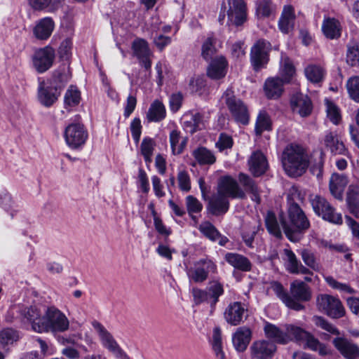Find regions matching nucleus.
<instances>
[{
	"instance_id": "obj_1",
	"label": "nucleus",
	"mask_w": 359,
	"mask_h": 359,
	"mask_svg": "<svg viewBox=\"0 0 359 359\" xmlns=\"http://www.w3.org/2000/svg\"><path fill=\"white\" fill-rule=\"evenodd\" d=\"M69 327L65 314L55 306L34 304L32 330L37 333L64 332Z\"/></svg>"
},
{
	"instance_id": "obj_2",
	"label": "nucleus",
	"mask_w": 359,
	"mask_h": 359,
	"mask_svg": "<svg viewBox=\"0 0 359 359\" xmlns=\"http://www.w3.org/2000/svg\"><path fill=\"white\" fill-rule=\"evenodd\" d=\"M71 78V73L65 67L60 66L55 69L46 81L39 78L37 99L43 107L50 108L58 100L62 92Z\"/></svg>"
},
{
	"instance_id": "obj_3",
	"label": "nucleus",
	"mask_w": 359,
	"mask_h": 359,
	"mask_svg": "<svg viewBox=\"0 0 359 359\" xmlns=\"http://www.w3.org/2000/svg\"><path fill=\"white\" fill-rule=\"evenodd\" d=\"M288 222L280 219V224L286 238L292 243L299 242L311 227V222L300 205L291 195L287 196Z\"/></svg>"
},
{
	"instance_id": "obj_4",
	"label": "nucleus",
	"mask_w": 359,
	"mask_h": 359,
	"mask_svg": "<svg viewBox=\"0 0 359 359\" xmlns=\"http://www.w3.org/2000/svg\"><path fill=\"white\" fill-rule=\"evenodd\" d=\"M271 288L287 308L296 311L304 310L305 306L302 302H309L312 297L310 287L302 280H294L290 283V294L283 284L277 280L271 283Z\"/></svg>"
},
{
	"instance_id": "obj_5",
	"label": "nucleus",
	"mask_w": 359,
	"mask_h": 359,
	"mask_svg": "<svg viewBox=\"0 0 359 359\" xmlns=\"http://www.w3.org/2000/svg\"><path fill=\"white\" fill-rule=\"evenodd\" d=\"M285 170L289 176L297 177L306 172L309 160L305 149L299 144H290L283 151Z\"/></svg>"
},
{
	"instance_id": "obj_6",
	"label": "nucleus",
	"mask_w": 359,
	"mask_h": 359,
	"mask_svg": "<svg viewBox=\"0 0 359 359\" xmlns=\"http://www.w3.org/2000/svg\"><path fill=\"white\" fill-rule=\"evenodd\" d=\"M224 284L218 280H210L205 289L193 287L191 294L195 305L198 306L203 303L210 305V311L216 309L219 298L224 294Z\"/></svg>"
},
{
	"instance_id": "obj_7",
	"label": "nucleus",
	"mask_w": 359,
	"mask_h": 359,
	"mask_svg": "<svg viewBox=\"0 0 359 359\" xmlns=\"http://www.w3.org/2000/svg\"><path fill=\"white\" fill-rule=\"evenodd\" d=\"M222 97L233 121L238 124L248 126L250 121L248 106L243 100L236 95L233 88H227Z\"/></svg>"
},
{
	"instance_id": "obj_8",
	"label": "nucleus",
	"mask_w": 359,
	"mask_h": 359,
	"mask_svg": "<svg viewBox=\"0 0 359 359\" xmlns=\"http://www.w3.org/2000/svg\"><path fill=\"white\" fill-rule=\"evenodd\" d=\"M272 44L265 39H257L250 48V62L252 69L258 72L266 69L270 61Z\"/></svg>"
},
{
	"instance_id": "obj_9",
	"label": "nucleus",
	"mask_w": 359,
	"mask_h": 359,
	"mask_svg": "<svg viewBox=\"0 0 359 359\" xmlns=\"http://www.w3.org/2000/svg\"><path fill=\"white\" fill-rule=\"evenodd\" d=\"M309 201L314 213L323 220L331 224L341 225L343 219L341 213H337L335 208L328 201L320 195L311 196Z\"/></svg>"
},
{
	"instance_id": "obj_10",
	"label": "nucleus",
	"mask_w": 359,
	"mask_h": 359,
	"mask_svg": "<svg viewBox=\"0 0 359 359\" xmlns=\"http://www.w3.org/2000/svg\"><path fill=\"white\" fill-rule=\"evenodd\" d=\"M318 309L332 319L345 316L346 309L338 297L327 294H320L316 298Z\"/></svg>"
},
{
	"instance_id": "obj_11",
	"label": "nucleus",
	"mask_w": 359,
	"mask_h": 359,
	"mask_svg": "<svg viewBox=\"0 0 359 359\" xmlns=\"http://www.w3.org/2000/svg\"><path fill=\"white\" fill-rule=\"evenodd\" d=\"M226 25L241 27L248 20V6L245 0H226Z\"/></svg>"
},
{
	"instance_id": "obj_12",
	"label": "nucleus",
	"mask_w": 359,
	"mask_h": 359,
	"mask_svg": "<svg viewBox=\"0 0 359 359\" xmlns=\"http://www.w3.org/2000/svg\"><path fill=\"white\" fill-rule=\"evenodd\" d=\"M55 58V50L50 45L38 48L32 56V67L38 74H43L52 68Z\"/></svg>"
},
{
	"instance_id": "obj_13",
	"label": "nucleus",
	"mask_w": 359,
	"mask_h": 359,
	"mask_svg": "<svg viewBox=\"0 0 359 359\" xmlns=\"http://www.w3.org/2000/svg\"><path fill=\"white\" fill-rule=\"evenodd\" d=\"M34 304L29 306L24 305L10 308L5 316L8 323L19 325L21 327L30 326L32 330L34 321Z\"/></svg>"
},
{
	"instance_id": "obj_14",
	"label": "nucleus",
	"mask_w": 359,
	"mask_h": 359,
	"mask_svg": "<svg viewBox=\"0 0 359 359\" xmlns=\"http://www.w3.org/2000/svg\"><path fill=\"white\" fill-rule=\"evenodd\" d=\"M88 137V133L82 123H72L65 129L64 138L69 148L82 149Z\"/></svg>"
},
{
	"instance_id": "obj_15",
	"label": "nucleus",
	"mask_w": 359,
	"mask_h": 359,
	"mask_svg": "<svg viewBox=\"0 0 359 359\" xmlns=\"http://www.w3.org/2000/svg\"><path fill=\"white\" fill-rule=\"evenodd\" d=\"M217 271V264L209 259H201L187 271V276L190 281L201 283L205 281L210 273H215Z\"/></svg>"
},
{
	"instance_id": "obj_16",
	"label": "nucleus",
	"mask_w": 359,
	"mask_h": 359,
	"mask_svg": "<svg viewBox=\"0 0 359 359\" xmlns=\"http://www.w3.org/2000/svg\"><path fill=\"white\" fill-rule=\"evenodd\" d=\"M218 194L231 198L245 199L246 194L238 182L231 175H226L219 177L217 184Z\"/></svg>"
},
{
	"instance_id": "obj_17",
	"label": "nucleus",
	"mask_w": 359,
	"mask_h": 359,
	"mask_svg": "<svg viewBox=\"0 0 359 359\" xmlns=\"http://www.w3.org/2000/svg\"><path fill=\"white\" fill-rule=\"evenodd\" d=\"M92 325L100 334L102 345L114 353L116 357L123 358V359H130V357L123 351L112 335L107 330L104 325L97 320L92 323Z\"/></svg>"
},
{
	"instance_id": "obj_18",
	"label": "nucleus",
	"mask_w": 359,
	"mask_h": 359,
	"mask_svg": "<svg viewBox=\"0 0 359 359\" xmlns=\"http://www.w3.org/2000/svg\"><path fill=\"white\" fill-rule=\"evenodd\" d=\"M206 76L212 81H219L225 78L229 69V62L223 55H215L208 60Z\"/></svg>"
},
{
	"instance_id": "obj_19",
	"label": "nucleus",
	"mask_w": 359,
	"mask_h": 359,
	"mask_svg": "<svg viewBox=\"0 0 359 359\" xmlns=\"http://www.w3.org/2000/svg\"><path fill=\"white\" fill-rule=\"evenodd\" d=\"M278 347L274 342L266 339L253 341L250 346L251 359H273Z\"/></svg>"
},
{
	"instance_id": "obj_20",
	"label": "nucleus",
	"mask_w": 359,
	"mask_h": 359,
	"mask_svg": "<svg viewBox=\"0 0 359 359\" xmlns=\"http://www.w3.org/2000/svg\"><path fill=\"white\" fill-rule=\"evenodd\" d=\"M290 105L293 112H297L301 117L309 116L313 109L311 97L302 93L293 94L290 99Z\"/></svg>"
},
{
	"instance_id": "obj_21",
	"label": "nucleus",
	"mask_w": 359,
	"mask_h": 359,
	"mask_svg": "<svg viewBox=\"0 0 359 359\" xmlns=\"http://www.w3.org/2000/svg\"><path fill=\"white\" fill-rule=\"evenodd\" d=\"M247 309L241 302H231L225 309L224 318L231 326L239 325L244 321Z\"/></svg>"
},
{
	"instance_id": "obj_22",
	"label": "nucleus",
	"mask_w": 359,
	"mask_h": 359,
	"mask_svg": "<svg viewBox=\"0 0 359 359\" xmlns=\"http://www.w3.org/2000/svg\"><path fill=\"white\" fill-rule=\"evenodd\" d=\"M263 330L265 339L274 342L276 346L277 344L286 345L292 341L287 331L284 332L275 324L268 321H265Z\"/></svg>"
},
{
	"instance_id": "obj_23",
	"label": "nucleus",
	"mask_w": 359,
	"mask_h": 359,
	"mask_svg": "<svg viewBox=\"0 0 359 359\" xmlns=\"http://www.w3.org/2000/svg\"><path fill=\"white\" fill-rule=\"evenodd\" d=\"M304 74L309 83L315 86H321L325 80L327 70L320 64L310 63L304 67Z\"/></svg>"
},
{
	"instance_id": "obj_24",
	"label": "nucleus",
	"mask_w": 359,
	"mask_h": 359,
	"mask_svg": "<svg viewBox=\"0 0 359 359\" xmlns=\"http://www.w3.org/2000/svg\"><path fill=\"white\" fill-rule=\"evenodd\" d=\"M296 18L294 6L285 5L278 22L279 30L284 34H288L294 28Z\"/></svg>"
},
{
	"instance_id": "obj_25",
	"label": "nucleus",
	"mask_w": 359,
	"mask_h": 359,
	"mask_svg": "<svg viewBox=\"0 0 359 359\" xmlns=\"http://www.w3.org/2000/svg\"><path fill=\"white\" fill-rule=\"evenodd\" d=\"M229 208L228 198L218 194L217 197L209 199L206 205V214L216 217L224 215L229 211Z\"/></svg>"
},
{
	"instance_id": "obj_26",
	"label": "nucleus",
	"mask_w": 359,
	"mask_h": 359,
	"mask_svg": "<svg viewBox=\"0 0 359 359\" xmlns=\"http://www.w3.org/2000/svg\"><path fill=\"white\" fill-rule=\"evenodd\" d=\"M238 180L240 184L243 187L244 191L250 194V199L257 205H259L262 202L260 196V188L258 184L250 175L244 172H239Z\"/></svg>"
},
{
	"instance_id": "obj_27",
	"label": "nucleus",
	"mask_w": 359,
	"mask_h": 359,
	"mask_svg": "<svg viewBox=\"0 0 359 359\" xmlns=\"http://www.w3.org/2000/svg\"><path fill=\"white\" fill-rule=\"evenodd\" d=\"M333 344L341 355L346 359L359 358V346L344 337H336Z\"/></svg>"
},
{
	"instance_id": "obj_28",
	"label": "nucleus",
	"mask_w": 359,
	"mask_h": 359,
	"mask_svg": "<svg viewBox=\"0 0 359 359\" xmlns=\"http://www.w3.org/2000/svg\"><path fill=\"white\" fill-rule=\"evenodd\" d=\"M252 332L250 327H239L232 336V343L236 351L239 353L244 352L252 339Z\"/></svg>"
},
{
	"instance_id": "obj_29",
	"label": "nucleus",
	"mask_w": 359,
	"mask_h": 359,
	"mask_svg": "<svg viewBox=\"0 0 359 359\" xmlns=\"http://www.w3.org/2000/svg\"><path fill=\"white\" fill-rule=\"evenodd\" d=\"M55 29V22L51 17H44L39 20L33 28L34 37L40 41L48 40Z\"/></svg>"
},
{
	"instance_id": "obj_30",
	"label": "nucleus",
	"mask_w": 359,
	"mask_h": 359,
	"mask_svg": "<svg viewBox=\"0 0 359 359\" xmlns=\"http://www.w3.org/2000/svg\"><path fill=\"white\" fill-rule=\"evenodd\" d=\"M284 83L280 77H269L264 83L263 90L268 100H277L280 98L284 91Z\"/></svg>"
},
{
	"instance_id": "obj_31",
	"label": "nucleus",
	"mask_w": 359,
	"mask_h": 359,
	"mask_svg": "<svg viewBox=\"0 0 359 359\" xmlns=\"http://www.w3.org/2000/svg\"><path fill=\"white\" fill-rule=\"evenodd\" d=\"M325 37L329 40L339 39L341 36L342 26L340 21L332 17H325L321 27Z\"/></svg>"
},
{
	"instance_id": "obj_32",
	"label": "nucleus",
	"mask_w": 359,
	"mask_h": 359,
	"mask_svg": "<svg viewBox=\"0 0 359 359\" xmlns=\"http://www.w3.org/2000/svg\"><path fill=\"white\" fill-rule=\"evenodd\" d=\"M224 260L235 269L248 272L252 270V263L245 256L236 252H226L224 255Z\"/></svg>"
},
{
	"instance_id": "obj_33",
	"label": "nucleus",
	"mask_w": 359,
	"mask_h": 359,
	"mask_svg": "<svg viewBox=\"0 0 359 359\" xmlns=\"http://www.w3.org/2000/svg\"><path fill=\"white\" fill-rule=\"evenodd\" d=\"M325 147L334 154L345 155L347 149L337 132H327L324 138Z\"/></svg>"
},
{
	"instance_id": "obj_34",
	"label": "nucleus",
	"mask_w": 359,
	"mask_h": 359,
	"mask_svg": "<svg viewBox=\"0 0 359 359\" xmlns=\"http://www.w3.org/2000/svg\"><path fill=\"white\" fill-rule=\"evenodd\" d=\"M268 168L266 156L261 152L255 153L249 161V170L253 177H259L264 175Z\"/></svg>"
},
{
	"instance_id": "obj_35",
	"label": "nucleus",
	"mask_w": 359,
	"mask_h": 359,
	"mask_svg": "<svg viewBox=\"0 0 359 359\" xmlns=\"http://www.w3.org/2000/svg\"><path fill=\"white\" fill-rule=\"evenodd\" d=\"M191 155L201 166L213 165L217 161L214 152L204 146H198L194 149Z\"/></svg>"
},
{
	"instance_id": "obj_36",
	"label": "nucleus",
	"mask_w": 359,
	"mask_h": 359,
	"mask_svg": "<svg viewBox=\"0 0 359 359\" xmlns=\"http://www.w3.org/2000/svg\"><path fill=\"white\" fill-rule=\"evenodd\" d=\"M348 184V179L344 175L334 173L332 175L330 181V191L332 195L338 200L343 198V192Z\"/></svg>"
},
{
	"instance_id": "obj_37",
	"label": "nucleus",
	"mask_w": 359,
	"mask_h": 359,
	"mask_svg": "<svg viewBox=\"0 0 359 359\" xmlns=\"http://www.w3.org/2000/svg\"><path fill=\"white\" fill-rule=\"evenodd\" d=\"M273 123L271 118L266 110H260L257 114L254 133L257 137H261L264 131H272Z\"/></svg>"
},
{
	"instance_id": "obj_38",
	"label": "nucleus",
	"mask_w": 359,
	"mask_h": 359,
	"mask_svg": "<svg viewBox=\"0 0 359 359\" xmlns=\"http://www.w3.org/2000/svg\"><path fill=\"white\" fill-rule=\"evenodd\" d=\"M166 117V109L163 103L159 100H155L150 105L147 113L148 122L158 123Z\"/></svg>"
},
{
	"instance_id": "obj_39",
	"label": "nucleus",
	"mask_w": 359,
	"mask_h": 359,
	"mask_svg": "<svg viewBox=\"0 0 359 359\" xmlns=\"http://www.w3.org/2000/svg\"><path fill=\"white\" fill-rule=\"evenodd\" d=\"M203 115L196 112L190 115H185L182 121L183 129L188 133L194 134L201 130L200 125L203 123Z\"/></svg>"
},
{
	"instance_id": "obj_40",
	"label": "nucleus",
	"mask_w": 359,
	"mask_h": 359,
	"mask_svg": "<svg viewBox=\"0 0 359 359\" xmlns=\"http://www.w3.org/2000/svg\"><path fill=\"white\" fill-rule=\"evenodd\" d=\"M304 342L307 348L318 352L320 356L325 357L332 355V351L328 346L320 342L311 332L307 336Z\"/></svg>"
},
{
	"instance_id": "obj_41",
	"label": "nucleus",
	"mask_w": 359,
	"mask_h": 359,
	"mask_svg": "<svg viewBox=\"0 0 359 359\" xmlns=\"http://www.w3.org/2000/svg\"><path fill=\"white\" fill-rule=\"evenodd\" d=\"M186 209L191 221L196 224L198 222L197 214H201L203 205L194 196L188 195L185 198Z\"/></svg>"
},
{
	"instance_id": "obj_42",
	"label": "nucleus",
	"mask_w": 359,
	"mask_h": 359,
	"mask_svg": "<svg viewBox=\"0 0 359 359\" xmlns=\"http://www.w3.org/2000/svg\"><path fill=\"white\" fill-rule=\"evenodd\" d=\"M216 43L217 39L213 34L208 35L203 42L201 55L205 62H208V60L215 57L214 55L217 53Z\"/></svg>"
},
{
	"instance_id": "obj_43",
	"label": "nucleus",
	"mask_w": 359,
	"mask_h": 359,
	"mask_svg": "<svg viewBox=\"0 0 359 359\" xmlns=\"http://www.w3.org/2000/svg\"><path fill=\"white\" fill-rule=\"evenodd\" d=\"M276 6L272 0H260L256 4L255 14L258 18H269L276 13Z\"/></svg>"
},
{
	"instance_id": "obj_44",
	"label": "nucleus",
	"mask_w": 359,
	"mask_h": 359,
	"mask_svg": "<svg viewBox=\"0 0 359 359\" xmlns=\"http://www.w3.org/2000/svg\"><path fill=\"white\" fill-rule=\"evenodd\" d=\"M81 91L76 86L71 85L65 94V108L67 109L78 106L81 102Z\"/></svg>"
},
{
	"instance_id": "obj_45",
	"label": "nucleus",
	"mask_w": 359,
	"mask_h": 359,
	"mask_svg": "<svg viewBox=\"0 0 359 359\" xmlns=\"http://www.w3.org/2000/svg\"><path fill=\"white\" fill-rule=\"evenodd\" d=\"M20 339L19 331L12 327H6L0 331V344L4 348L12 345Z\"/></svg>"
},
{
	"instance_id": "obj_46",
	"label": "nucleus",
	"mask_w": 359,
	"mask_h": 359,
	"mask_svg": "<svg viewBox=\"0 0 359 359\" xmlns=\"http://www.w3.org/2000/svg\"><path fill=\"white\" fill-rule=\"evenodd\" d=\"M265 226L268 232L276 238H282V233L275 213L269 211L265 219Z\"/></svg>"
},
{
	"instance_id": "obj_47",
	"label": "nucleus",
	"mask_w": 359,
	"mask_h": 359,
	"mask_svg": "<svg viewBox=\"0 0 359 359\" xmlns=\"http://www.w3.org/2000/svg\"><path fill=\"white\" fill-rule=\"evenodd\" d=\"M212 348L217 359H226V355L222 347V332L218 327L213 330Z\"/></svg>"
},
{
	"instance_id": "obj_48",
	"label": "nucleus",
	"mask_w": 359,
	"mask_h": 359,
	"mask_svg": "<svg viewBox=\"0 0 359 359\" xmlns=\"http://www.w3.org/2000/svg\"><path fill=\"white\" fill-rule=\"evenodd\" d=\"M198 230L205 237L212 242H216L218 240V236H220L219 231L210 221H205L201 224Z\"/></svg>"
},
{
	"instance_id": "obj_49",
	"label": "nucleus",
	"mask_w": 359,
	"mask_h": 359,
	"mask_svg": "<svg viewBox=\"0 0 359 359\" xmlns=\"http://www.w3.org/2000/svg\"><path fill=\"white\" fill-rule=\"evenodd\" d=\"M325 104L327 118L333 124L338 125L341 120L339 107L333 101L328 99H325Z\"/></svg>"
},
{
	"instance_id": "obj_50",
	"label": "nucleus",
	"mask_w": 359,
	"mask_h": 359,
	"mask_svg": "<svg viewBox=\"0 0 359 359\" xmlns=\"http://www.w3.org/2000/svg\"><path fill=\"white\" fill-rule=\"evenodd\" d=\"M312 322L316 327H320L333 335L339 336L340 334L339 330L323 316H313L312 318Z\"/></svg>"
},
{
	"instance_id": "obj_51",
	"label": "nucleus",
	"mask_w": 359,
	"mask_h": 359,
	"mask_svg": "<svg viewBox=\"0 0 359 359\" xmlns=\"http://www.w3.org/2000/svg\"><path fill=\"white\" fill-rule=\"evenodd\" d=\"M0 206L5 211L8 212L12 218L18 211L14 209V201L13 200L11 194L7 190H4L0 193Z\"/></svg>"
},
{
	"instance_id": "obj_52",
	"label": "nucleus",
	"mask_w": 359,
	"mask_h": 359,
	"mask_svg": "<svg viewBox=\"0 0 359 359\" xmlns=\"http://www.w3.org/2000/svg\"><path fill=\"white\" fill-rule=\"evenodd\" d=\"M131 48L133 55L137 58L150 54L148 42L144 39L137 38L135 39L132 43Z\"/></svg>"
},
{
	"instance_id": "obj_53",
	"label": "nucleus",
	"mask_w": 359,
	"mask_h": 359,
	"mask_svg": "<svg viewBox=\"0 0 359 359\" xmlns=\"http://www.w3.org/2000/svg\"><path fill=\"white\" fill-rule=\"evenodd\" d=\"M346 86L349 97L355 102H359V76L350 77Z\"/></svg>"
},
{
	"instance_id": "obj_54",
	"label": "nucleus",
	"mask_w": 359,
	"mask_h": 359,
	"mask_svg": "<svg viewBox=\"0 0 359 359\" xmlns=\"http://www.w3.org/2000/svg\"><path fill=\"white\" fill-rule=\"evenodd\" d=\"M286 331L290 336L293 337L292 339L296 342H304L310 333V332L306 331L304 328L294 325H288L286 327Z\"/></svg>"
},
{
	"instance_id": "obj_55",
	"label": "nucleus",
	"mask_w": 359,
	"mask_h": 359,
	"mask_svg": "<svg viewBox=\"0 0 359 359\" xmlns=\"http://www.w3.org/2000/svg\"><path fill=\"white\" fill-rule=\"evenodd\" d=\"M296 74V68L289 58L285 60L281 72V78L284 83H290Z\"/></svg>"
},
{
	"instance_id": "obj_56",
	"label": "nucleus",
	"mask_w": 359,
	"mask_h": 359,
	"mask_svg": "<svg viewBox=\"0 0 359 359\" xmlns=\"http://www.w3.org/2000/svg\"><path fill=\"white\" fill-rule=\"evenodd\" d=\"M284 252L288 260L287 266V271L291 273L298 274V269L302 263L297 259L295 254L292 250L285 249Z\"/></svg>"
},
{
	"instance_id": "obj_57",
	"label": "nucleus",
	"mask_w": 359,
	"mask_h": 359,
	"mask_svg": "<svg viewBox=\"0 0 359 359\" xmlns=\"http://www.w3.org/2000/svg\"><path fill=\"white\" fill-rule=\"evenodd\" d=\"M327 283L333 289L344 292L348 294H354L356 290L351 287L350 285L337 281L332 276L326 278Z\"/></svg>"
},
{
	"instance_id": "obj_58",
	"label": "nucleus",
	"mask_w": 359,
	"mask_h": 359,
	"mask_svg": "<svg viewBox=\"0 0 359 359\" xmlns=\"http://www.w3.org/2000/svg\"><path fill=\"white\" fill-rule=\"evenodd\" d=\"M233 143V140L231 135L226 133H221L215 143V147L222 152L226 149H231Z\"/></svg>"
},
{
	"instance_id": "obj_59",
	"label": "nucleus",
	"mask_w": 359,
	"mask_h": 359,
	"mask_svg": "<svg viewBox=\"0 0 359 359\" xmlns=\"http://www.w3.org/2000/svg\"><path fill=\"white\" fill-rule=\"evenodd\" d=\"M177 182L181 191L188 192L191 190V178L187 170H184L178 172Z\"/></svg>"
},
{
	"instance_id": "obj_60",
	"label": "nucleus",
	"mask_w": 359,
	"mask_h": 359,
	"mask_svg": "<svg viewBox=\"0 0 359 359\" xmlns=\"http://www.w3.org/2000/svg\"><path fill=\"white\" fill-rule=\"evenodd\" d=\"M132 137L135 143H138L142 135V126L140 117H135L130 126Z\"/></svg>"
},
{
	"instance_id": "obj_61",
	"label": "nucleus",
	"mask_w": 359,
	"mask_h": 359,
	"mask_svg": "<svg viewBox=\"0 0 359 359\" xmlns=\"http://www.w3.org/2000/svg\"><path fill=\"white\" fill-rule=\"evenodd\" d=\"M346 62L352 67L359 64V47L358 45L348 46Z\"/></svg>"
},
{
	"instance_id": "obj_62",
	"label": "nucleus",
	"mask_w": 359,
	"mask_h": 359,
	"mask_svg": "<svg viewBox=\"0 0 359 359\" xmlns=\"http://www.w3.org/2000/svg\"><path fill=\"white\" fill-rule=\"evenodd\" d=\"M137 180L138 187L142 193L147 194L150 190V185L147 174L142 168H139Z\"/></svg>"
},
{
	"instance_id": "obj_63",
	"label": "nucleus",
	"mask_w": 359,
	"mask_h": 359,
	"mask_svg": "<svg viewBox=\"0 0 359 359\" xmlns=\"http://www.w3.org/2000/svg\"><path fill=\"white\" fill-rule=\"evenodd\" d=\"M189 85L193 92L201 95L206 90L207 81L203 76H198L195 80H191Z\"/></svg>"
},
{
	"instance_id": "obj_64",
	"label": "nucleus",
	"mask_w": 359,
	"mask_h": 359,
	"mask_svg": "<svg viewBox=\"0 0 359 359\" xmlns=\"http://www.w3.org/2000/svg\"><path fill=\"white\" fill-rule=\"evenodd\" d=\"M301 256L304 264L313 270H318V264L316 263V257L310 250L304 249L301 252Z\"/></svg>"
}]
</instances>
